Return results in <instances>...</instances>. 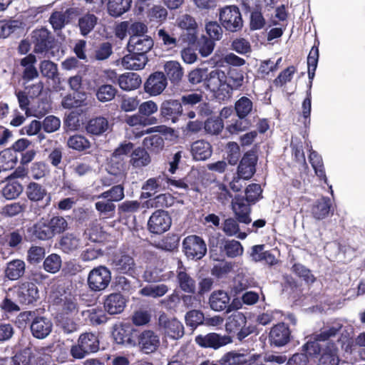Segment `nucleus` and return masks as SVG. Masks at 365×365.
Returning <instances> with one entry per match:
<instances>
[{
	"instance_id": "60",
	"label": "nucleus",
	"mask_w": 365,
	"mask_h": 365,
	"mask_svg": "<svg viewBox=\"0 0 365 365\" xmlns=\"http://www.w3.org/2000/svg\"><path fill=\"white\" fill-rule=\"evenodd\" d=\"M61 264V257L57 254L53 253L45 258L43 267L46 272L55 274L60 270Z\"/></svg>"
},
{
	"instance_id": "46",
	"label": "nucleus",
	"mask_w": 365,
	"mask_h": 365,
	"mask_svg": "<svg viewBox=\"0 0 365 365\" xmlns=\"http://www.w3.org/2000/svg\"><path fill=\"white\" fill-rule=\"evenodd\" d=\"M106 313L105 309L103 310L100 307H96L83 311V315L87 317L91 325L97 326L108 322V317Z\"/></svg>"
},
{
	"instance_id": "32",
	"label": "nucleus",
	"mask_w": 365,
	"mask_h": 365,
	"mask_svg": "<svg viewBox=\"0 0 365 365\" xmlns=\"http://www.w3.org/2000/svg\"><path fill=\"white\" fill-rule=\"evenodd\" d=\"M187 43L195 48L202 57H207L210 56L215 46V42L202 34L200 37H197L195 34V39L193 41H187Z\"/></svg>"
},
{
	"instance_id": "57",
	"label": "nucleus",
	"mask_w": 365,
	"mask_h": 365,
	"mask_svg": "<svg viewBox=\"0 0 365 365\" xmlns=\"http://www.w3.org/2000/svg\"><path fill=\"white\" fill-rule=\"evenodd\" d=\"M117 92V89L113 86L103 84L98 86L96 90V96L99 101L105 103L113 100Z\"/></svg>"
},
{
	"instance_id": "44",
	"label": "nucleus",
	"mask_w": 365,
	"mask_h": 365,
	"mask_svg": "<svg viewBox=\"0 0 365 365\" xmlns=\"http://www.w3.org/2000/svg\"><path fill=\"white\" fill-rule=\"evenodd\" d=\"M143 145L148 152L158 154L163 150L165 142L161 135L155 134L145 138L143 141Z\"/></svg>"
},
{
	"instance_id": "43",
	"label": "nucleus",
	"mask_w": 365,
	"mask_h": 365,
	"mask_svg": "<svg viewBox=\"0 0 365 365\" xmlns=\"http://www.w3.org/2000/svg\"><path fill=\"white\" fill-rule=\"evenodd\" d=\"M249 355L231 351L225 353L219 360L220 365H245Z\"/></svg>"
},
{
	"instance_id": "45",
	"label": "nucleus",
	"mask_w": 365,
	"mask_h": 365,
	"mask_svg": "<svg viewBox=\"0 0 365 365\" xmlns=\"http://www.w3.org/2000/svg\"><path fill=\"white\" fill-rule=\"evenodd\" d=\"M108 127V121L104 117L91 118L86 126L88 133L99 135L106 132Z\"/></svg>"
},
{
	"instance_id": "39",
	"label": "nucleus",
	"mask_w": 365,
	"mask_h": 365,
	"mask_svg": "<svg viewBox=\"0 0 365 365\" xmlns=\"http://www.w3.org/2000/svg\"><path fill=\"white\" fill-rule=\"evenodd\" d=\"M220 252H225L230 258H235L243 254L244 249L242 244L235 240H223L220 247Z\"/></svg>"
},
{
	"instance_id": "41",
	"label": "nucleus",
	"mask_w": 365,
	"mask_h": 365,
	"mask_svg": "<svg viewBox=\"0 0 365 365\" xmlns=\"http://www.w3.org/2000/svg\"><path fill=\"white\" fill-rule=\"evenodd\" d=\"M25 272V262L21 259H14L7 263L5 276L10 280H16Z\"/></svg>"
},
{
	"instance_id": "17",
	"label": "nucleus",
	"mask_w": 365,
	"mask_h": 365,
	"mask_svg": "<svg viewBox=\"0 0 365 365\" xmlns=\"http://www.w3.org/2000/svg\"><path fill=\"white\" fill-rule=\"evenodd\" d=\"M258 160L256 151L250 150L246 152L237 167L238 178L249 180L256 172V165Z\"/></svg>"
},
{
	"instance_id": "36",
	"label": "nucleus",
	"mask_w": 365,
	"mask_h": 365,
	"mask_svg": "<svg viewBox=\"0 0 365 365\" xmlns=\"http://www.w3.org/2000/svg\"><path fill=\"white\" fill-rule=\"evenodd\" d=\"M118 83L122 90L130 91L139 88L141 78L138 73H126L118 77Z\"/></svg>"
},
{
	"instance_id": "5",
	"label": "nucleus",
	"mask_w": 365,
	"mask_h": 365,
	"mask_svg": "<svg viewBox=\"0 0 365 365\" xmlns=\"http://www.w3.org/2000/svg\"><path fill=\"white\" fill-rule=\"evenodd\" d=\"M100 349L98 335L91 331L80 334L77 343L71 347L70 354L73 359H81L86 356L94 354Z\"/></svg>"
},
{
	"instance_id": "20",
	"label": "nucleus",
	"mask_w": 365,
	"mask_h": 365,
	"mask_svg": "<svg viewBox=\"0 0 365 365\" xmlns=\"http://www.w3.org/2000/svg\"><path fill=\"white\" fill-rule=\"evenodd\" d=\"M176 279L180 289L185 293L195 294L197 289L196 281L188 273L187 267L183 262L179 259L176 270Z\"/></svg>"
},
{
	"instance_id": "12",
	"label": "nucleus",
	"mask_w": 365,
	"mask_h": 365,
	"mask_svg": "<svg viewBox=\"0 0 365 365\" xmlns=\"http://www.w3.org/2000/svg\"><path fill=\"white\" fill-rule=\"evenodd\" d=\"M172 225V218L168 211L162 209L155 210L148 221V231L155 235H161L168 231Z\"/></svg>"
},
{
	"instance_id": "64",
	"label": "nucleus",
	"mask_w": 365,
	"mask_h": 365,
	"mask_svg": "<svg viewBox=\"0 0 365 365\" xmlns=\"http://www.w3.org/2000/svg\"><path fill=\"white\" fill-rule=\"evenodd\" d=\"M244 76L242 71L231 68L226 76V83H228L232 89H239L243 84Z\"/></svg>"
},
{
	"instance_id": "54",
	"label": "nucleus",
	"mask_w": 365,
	"mask_h": 365,
	"mask_svg": "<svg viewBox=\"0 0 365 365\" xmlns=\"http://www.w3.org/2000/svg\"><path fill=\"white\" fill-rule=\"evenodd\" d=\"M266 24V20L262 14V7L256 5L250 11V28L251 30L262 29Z\"/></svg>"
},
{
	"instance_id": "30",
	"label": "nucleus",
	"mask_w": 365,
	"mask_h": 365,
	"mask_svg": "<svg viewBox=\"0 0 365 365\" xmlns=\"http://www.w3.org/2000/svg\"><path fill=\"white\" fill-rule=\"evenodd\" d=\"M178 25L183 30L180 35L183 41H195V34L197 33V24L193 17L187 14L182 16Z\"/></svg>"
},
{
	"instance_id": "6",
	"label": "nucleus",
	"mask_w": 365,
	"mask_h": 365,
	"mask_svg": "<svg viewBox=\"0 0 365 365\" xmlns=\"http://www.w3.org/2000/svg\"><path fill=\"white\" fill-rule=\"evenodd\" d=\"M30 36L34 53L46 54L56 47L55 36L45 27L34 29Z\"/></svg>"
},
{
	"instance_id": "34",
	"label": "nucleus",
	"mask_w": 365,
	"mask_h": 365,
	"mask_svg": "<svg viewBox=\"0 0 365 365\" xmlns=\"http://www.w3.org/2000/svg\"><path fill=\"white\" fill-rule=\"evenodd\" d=\"M339 357L338 348L335 343H328L319 359V365H338Z\"/></svg>"
},
{
	"instance_id": "1",
	"label": "nucleus",
	"mask_w": 365,
	"mask_h": 365,
	"mask_svg": "<svg viewBox=\"0 0 365 365\" xmlns=\"http://www.w3.org/2000/svg\"><path fill=\"white\" fill-rule=\"evenodd\" d=\"M68 222L62 216L53 215L51 217H41L26 230L18 229L8 235V244L11 247H16L23 240L33 242L37 240H49L56 235L63 233L68 229Z\"/></svg>"
},
{
	"instance_id": "61",
	"label": "nucleus",
	"mask_w": 365,
	"mask_h": 365,
	"mask_svg": "<svg viewBox=\"0 0 365 365\" xmlns=\"http://www.w3.org/2000/svg\"><path fill=\"white\" fill-rule=\"evenodd\" d=\"M291 269L294 274L302 278L307 284H312L316 280L312 271L300 263H294Z\"/></svg>"
},
{
	"instance_id": "3",
	"label": "nucleus",
	"mask_w": 365,
	"mask_h": 365,
	"mask_svg": "<svg viewBox=\"0 0 365 365\" xmlns=\"http://www.w3.org/2000/svg\"><path fill=\"white\" fill-rule=\"evenodd\" d=\"M234 110L238 119L227 126V130L231 134H237L247 130L251 126L248 117L257 112L252 100L245 96L235 101Z\"/></svg>"
},
{
	"instance_id": "37",
	"label": "nucleus",
	"mask_w": 365,
	"mask_h": 365,
	"mask_svg": "<svg viewBox=\"0 0 365 365\" xmlns=\"http://www.w3.org/2000/svg\"><path fill=\"white\" fill-rule=\"evenodd\" d=\"M164 71L166 78L173 84L178 83L183 76V68L179 62L176 61H169L164 64Z\"/></svg>"
},
{
	"instance_id": "11",
	"label": "nucleus",
	"mask_w": 365,
	"mask_h": 365,
	"mask_svg": "<svg viewBox=\"0 0 365 365\" xmlns=\"http://www.w3.org/2000/svg\"><path fill=\"white\" fill-rule=\"evenodd\" d=\"M135 346L145 354L155 353L160 346V335L151 329L137 331Z\"/></svg>"
},
{
	"instance_id": "47",
	"label": "nucleus",
	"mask_w": 365,
	"mask_h": 365,
	"mask_svg": "<svg viewBox=\"0 0 365 365\" xmlns=\"http://www.w3.org/2000/svg\"><path fill=\"white\" fill-rule=\"evenodd\" d=\"M18 163V155L11 148H6L0 152V165L3 170L14 169Z\"/></svg>"
},
{
	"instance_id": "13",
	"label": "nucleus",
	"mask_w": 365,
	"mask_h": 365,
	"mask_svg": "<svg viewBox=\"0 0 365 365\" xmlns=\"http://www.w3.org/2000/svg\"><path fill=\"white\" fill-rule=\"evenodd\" d=\"M195 343L202 348L217 350L232 342V336L221 335L215 332L199 334L195 336Z\"/></svg>"
},
{
	"instance_id": "31",
	"label": "nucleus",
	"mask_w": 365,
	"mask_h": 365,
	"mask_svg": "<svg viewBox=\"0 0 365 365\" xmlns=\"http://www.w3.org/2000/svg\"><path fill=\"white\" fill-rule=\"evenodd\" d=\"M191 153L195 160H206L212 154V147L208 141L197 140L191 145Z\"/></svg>"
},
{
	"instance_id": "56",
	"label": "nucleus",
	"mask_w": 365,
	"mask_h": 365,
	"mask_svg": "<svg viewBox=\"0 0 365 365\" xmlns=\"http://www.w3.org/2000/svg\"><path fill=\"white\" fill-rule=\"evenodd\" d=\"M71 9H68L64 13L55 11L52 12L49 18V23L54 31L61 30L66 24V16L68 17L72 14Z\"/></svg>"
},
{
	"instance_id": "55",
	"label": "nucleus",
	"mask_w": 365,
	"mask_h": 365,
	"mask_svg": "<svg viewBox=\"0 0 365 365\" xmlns=\"http://www.w3.org/2000/svg\"><path fill=\"white\" fill-rule=\"evenodd\" d=\"M98 18L92 14H86L78 19V27L81 35L87 36L97 24Z\"/></svg>"
},
{
	"instance_id": "24",
	"label": "nucleus",
	"mask_w": 365,
	"mask_h": 365,
	"mask_svg": "<svg viewBox=\"0 0 365 365\" xmlns=\"http://www.w3.org/2000/svg\"><path fill=\"white\" fill-rule=\"evenodd\" d=\"M128 302L127 299L120 292H113L107 295L103 301V308L110 315L122 313Z\"/></svg>"
},
{
	"instance_id": "15",
	"label": "nucleus",
	"mask_w": 365,
	"mask_h": 365,
	"mask_svg": "<svg viewBox=\"0 0 365 365\" xmlns=\"http://www.w3.org/2000/svg\"><path fill=\"white\" fill-rule=\"evenodd\" d=\"M15 289L16 299L21 304H33L39 298L38 289L34 282L20 283Z\"/></svg>"
},
{
	"instance_id": "23",
	"label": "nucleus",
	"mask_w": 365,
	"mask_h": 365,
	"mask_svg": "<svg viewBox=\"0 0 365 365\" xmlns=\"http://www.w3.org/2000/svg\"><path fill=\"white\" fill-rule=\"evenodd\" d=\"M182 106L178 100L170 99L164 101L160 107V114L164 120L176 123L182 115Z\"/></svg>"
},
{
	"instance_id": "8",
	"label": "nucleus",
	"mask_w": 365,
	"mask_h": 365,
	"mask_svg": "<svg viewBox=\"0 0 365 365\" xmlns=\"http://www.w3.org/2000/svg\"><path fill=\"white\" fill-rule=\"evenodd\" d=\"M219 19L222 26L230 32H237L243 27L242 15L236 6H226L220 9Z\"/></svg>"
},
{
	"instance_id": "2",
	"label": "nucleus",
	"mask_w": 365,
	"mask_h": 365,
	"mask_svg": "<svg viewBox=\"0 0 365 365\" xmlns=\"http://www.w3.org/2000/svg\"><path fill=\"white\" fill-rule=\"evenodd\" d=\"M52 304L56 311L58 320L71 317L78 312V305L75 295L64 284H58L53 290Z\"/></svg>"
},
{
	"instance_id": "7",
	"label": "nucleus",
	"mask_w": 365,
	"mask_h": 365,
	"mask_svg": "<svg viewBox=\"0 0 365 365\" xmlns=\"http://www.w3.org/2000/svg\"><path fill=\"white\" fill-rule=\"evenodd\" d=\"M247 318L245 315L240 312L232 314L226 320L225 330L232 335L242 341L250 334L254 332V328L246 327Z\"/></svg>"
},
{
	"instance_id": "63",
	"label": "nucleus",
	"mask_w": 365,
	"mask_h": 365,
	"mask_svg": "<svg viewBox=\"0 0 365 365\" xmlns=\"http://www.w3.org/2000/svg\"><path fill=\"white\" fill-rule=\"evenodd\" d=\"M233 269V264L230 262L220 261L211 269V274L217 279L227 277Z\"/></svg>"
},
{
	"instance_id": "28",
	"label": "nucleus",
	"mask_w": 365,
	"mask_h": 365,
	"mask_svg": "<svg viewBox=\"0 0 365 365\" xmlns=\"http://www.w3.org/2000/svg\"><path fill=\"white\" fill-rule=\"evenodd\" d=\"M52 328L53 324L49 319L36 316L32 321L30 329L34 337L43 339L50 334Z\"/></svg>"
},
{
	"instance_id": "25",
	"label": "nucleus",
	"mask_w": 365,
	"mask_h": 365,
	"mask_svg": "<svg viewBox=\"0 0 365 365\" xmlns=\"http://www.w3.org/2000/svg\"><path fill=\"white\" fill-rule=\"evenodd\" d=\"M251 202L241 195H236L232 201V208L237 220L244 224H250L252 219L250 216L251 212Z\"/></svg>"
},
{
	"instance_id": "49",
	"label": "nucleus",
	"mask_w": 365,
	"mask_h": 365,
	"mask_svg": "<svg viewBox=\"0 0 365 365\" xmlns=\"http://www.w3.org/2000/svg\"><path fill=\"white\" fill-rule=\"evenodd\" d=\"M95 208L100 217L103 219H108L114 217L116 206L115 203L108 200V199L101 198V200H98L95 202Z\"/></svg>"
},
{
	"instance_id": "59",
	"label": "nucleus",
	"mask_w": 365,
	"mask_h": 365,
	"mask_svg": "<svg viewBox=\"0 0 365 365\" xmlns=\"http://www.w3.org/2000/svg\"><path fill=\"white\" fill-rule=\"evenodd\" d=\"M156 118H146L142 115L139 112L132 115H127L125 122L130 126L136 125H150L157 123Z\"/></svg>"
},
{
	"instance_id": "51",
	"label": "nucleus",
	"mask_w": 365,
	"mask_h": 365,
	"mask_svg": "<svg viewBox=\"0 0 365 365\" xmlns=\"http://www.w3.org/2000/svg\"><path fill=\"white\" fill-rule=\"evenodd\" d=\"M67 146L73 150L83 152L89 149L91 144L89 140L84 135L75 134L68 138Z\"/></svg>"
},
{
	"instance_id": "16",
	"label": "nucleus",
	"mask_w": 365,
	"mask_h": 365,
	"mask_svg": "<svg viewBox=\"0 0 365 365\" xmlns=\"http://www.w3.org/2000/svg\"><path fill=\"white\" fill-rule=\"evenodd\" d=\"M158 326L164 334L174 339H178L184 335L182 324L175 318H169L165 313L161 314L158 318Z\"/></svg>"
},
{
	"instance_id": "10",
	"label": "nucleus",
	"mask_w": 365,
	"mask_h": 365,
	"mask_svg": "<svg viewBox=\"0 0 365 365\" xmlns=\"http://www.w3.org/2000/svg\"><path fill=\"white\" fill-rule=\"evenodd\" d=\"M182 251L188 259H201L207 253V245L200 236L191 235L182 241Z\"/></svg>"
},
{
	"instance_id": "33",
	"label": "nucleus",
	"mask_w": 365,
	"mask_h": 365,
	"mask_svg": "<svg viewBox=\"0 0 365 365\" xmlns=\"http://www.w3.org/2000/svg\"><path fill=\"white\" fill-rule=\"evenodd\" d=\"M148 61V56L130 53L122 58L121 65L125 69L138 71L144 68Z\"/></svg>"
},
{
	"instance_id": "26",
	"label": "nucleus",
	"mask_w": 365,
	"mask_h": 365,
	"mask_svg": "<svg viewBox=\"0 0 365 365\" xmlns=\"http://www.w3.org/2000/svg\"><path fill=\"white\" fill-rule=\"evenodd\" d=\"M154 41L150 36H130L128 50L130 53L147 56L146 54L153 47Z\"/></svg>"
},
{
	"instance_id": "35",
	"label": "nucleus",
	"mask_w": 365,
	"mask_h": 365,
	"mask_svg": "<svg viewBox=\"0 0 365 365\" xmlns=\"http://www.w3.org/2000/svg\"><path fill=\"white\" fill-rule=\"evenodd\" d=\"M130 164L136 168H140L150 164L151 159L145 148L138 147L131 151Z\"/></svg>"
},
{
	"instance_id": "27",
	"label": "nucleus",
	"mask_w": 365,
	"mask_h": 365,
	"mask_svg": "<svg viewBox=\"0 0 365 365\" xmlns=\"http://www.w3.org/2000/svg\"><path fill=\"white\" fill-rule=\"evenodd\" d=\"M26 195L29 200L38 202L46 200V206L51 202V195L46 188L41 184L31 181L26 187Z\"/></svg>"
},
{
	"instance_id": "14",
	"label": "nucleus",
	"mask_w": 365,
	"mask_h": 365,
	"mask_svg": "<svg viewBox=\"0 0 365 365\" xmlns=\"http://www.w3.org/2000/svg\"><path fill=\"white\" fill-rule=\"evenodd\" d=\"M110 265L118 273L133 276L135 273V263L133 257L125 252H118L113 255Z\"/></svg>"
},
{
	"instance_id": "58",
	"label": "nucleus",
	"mask_w": 365,
	"mask_h": 365,
	"mask_svg": "<svg viewBox=\"0 0 365 365\" xmlns=\"http://www.w3.org/2000/svg\"><path fill=\"white\" fill-rule=\"evenodd\" d=\"M61 249L65 253H70L76 250L80 245L79 239L73 234H67L62 237L59 242Z\"/></svg>"
},
{
	"instance_id": "21",
	"label": "nucleus",
	"mask_w": 365,
	"mask_h": 365,
	"mask_svg": "<svg viewBox=\"0 0 365 365\" xmlns=\"http://www.w3.org/2000/svg\"><path fill=\"white\" fill-rule=\"evenodd\" d=\"M290 337L289 327L284 322L278 323L272 327L269 334L270 345L276 347H281L288 344Z\"/></svg>"
},
{
	"instance_id": "52",
	"label": "nucleus",
	"mask_w": 365,
	"mask_h": 365,
	"mask_svg": "<svg viewBox=\"0 0 365 365\" xmlns=\"http://www.w3.org/2000/svg\"><path fill=\"white\" fill-rule=\"evenodd\" d=\"M10 180L1 190L2 196L9 200L16 199L23 192V186L19 182Z\"/></svg>"
},
{
	"instance_id": "4",
	"label": "nucleus",
	"mask_w": 365,
	"mask_h": 365,
	"mask_svg": "<svg viewBox=\"0 0 365 365\" xmlns=\"http://www.w3.org/2000/svg\"><path fill=\"white\" fill-rule=\"evenodd\" d=\"M319 42H315L314 45L312 47L309 55L307 56V66H308V77L309 80V84L308 90L307 91V96L302 102V115L304 118V125L305 128H309L310 125V115L312 110V81L315 76V71L317 67L319 61Z\"/></svg>"
},
{
	"instance_id": "62",
	"label": "nucleus",
	"mask_w": 365,
	"mask_h": 365,
	"mask_svg": "<svg viewBox=\"0 0 365 365\" xmlns=\"http://www.w3.org/2000/svg\"><path fill=\"white\" fill-rule=\"evenodd\" d=\"M180 237L177 235H167L155 247L163 251L173 252L178 247Z\"/></svg>"
},
{
	"instance_id": "38",
	"label": "nucleus",
	"mask_w": 365,
	"mask_h": 365,
	"mask_svg": "<svg viewBox=\"0 0 365 365\" xmlns=\"http://www.w3.org/2000/svg\"><path fill=\"white\" fill-rule=\"evenodd\" d=\"M224 81H226V76L224 71L215 69L206 73L204 85L210 91H215Z\"/></svg>"
},
{
	"instance_id": "22",
	"label": "nucleus",
	"mask_w": 365,
	"mask_h": 365,
	"mask_svg": "<svg viewBox=\"0 0 365 365\" xmlns=\"http://www.w3.org/2000/svg\"><path fill=\"white\" fill-rule=\"evenodd\" d=\"M209 304L210 308L215 312L225 311L230 312L239 308L230 303V295L223 290L214 291L210 296Z\"/></svg>"
},
{
	"instance_id": "19",
	"label": "nucleus",
	"mask_w": 365,
	"mask_h": 365,
	"mask_svg": "<svg viewBox=\"0 0 365 365\" xmlns=\"http://www.w3.org/2000/svg\"><path fill=\"white\" fill-rule=\"evenodd\" d=\"M168 86V80L163 72L151 73L144 83V91L151 96L161 94Z\"/></svg>"
},
{
	"instance_id": "29",
	"label": "nucleus",
	"mask_w": 365,
	"mask_h": 365,
	"mask_svg": "<svg viewBox=\"0 0 365 365\" xmlns=\"http://www.w3.org/2000/svg\"><path fill=\"white\" fill-rule=\"evenodd\" d=\"M332 210V204L329 197L322 196L316 200L311 206L312 216L317 220H322L327 217Z\"/></svg>"
},
{
	"instance_id": "18",
	"label": "nucleus",
	"mask_w": 365,
	"mask_h": 365,
	"mask_svg": "<svg viewBox=\"0 0 365 365\" xmlns=\"http://www.w3.org/2000/svg\"><path fill=\"white\" fill-rule=\"evenodd\" d=\"M137 331L132 327L125 324L115 326L112 331L114 341L126 346H135Z\"/></svg>"
},
{
	"instance_id": "42",
	"label": "nucleus",
	"mask_w": 365,
	"mask_h": 365,
	"mask_svg": "<svg viewBox=\"0 0 365 365\" xmlns=\"http://www.w3.org/2000/svg\"><path fill=\"white\" fill-rule=\"evenodd\" d=\"M124 186L121 184L112 186L110 189L101 192L99 195H95L94 198L101 200V198H106V200L114 202L121 201L125 197Z\"/></svg>"
},
{
	"instance_id": "40",
	"label": "nucleus",
	"mask_w": 365,
	"mask_h": 365,
	"mask_svg": "<svg viewBox=\"0 0 365 365\" xmlns=\"http://www.w3.org/2000/svg\"><path fill=\"white\" fill-rule=\"evenodd\" d=\"M141 208V203L138 200H125L118 206L119 219L130 217Z\"/></svg>"
},
{
	"instance_id": "50",
	"label": "nucleus",
	"mask_w": 365,
	"mask_h": 365,
	"mask_svg": "<svg viewBox=\"0 0 365 365\" xmlns=\"http://www.w3.org/2000/svg\"><path fill=\"white\" fill-rule=\"evenodd\" d=\"M175 198L170 193L160 194L147 201L148 207L162 209L171 207L174 205Z\"/></svg>"
},
{
	"instance_id": "9",
	"label": "nucleus",
	"mask_w": 365,
	"mask_h": 365,
	"mask_svg": "<svg viewBox=\"0 0 365 365\" xmlns=\"http://www.w3.org/2000/svg\"><path fill=\"white\" fill-rule=\"evenodd\" d=\"M111 281L110 269L103 265L92 269L88 275V285L91 291L101 292L106 289Z\"/></svg>"
},
{
	"instance_id": "53",
	"label": "nucleus",
	"mask_w": 365,
	"mask_h": 365,
	"mask_svg": "<svg viewBox=\"0 0 365 365\" xmlns=\"http://www.w3.org/2000/svg\"><path fill=\"white\" fill-rule=\"evenodd\" d=\"M240 222L237 219L229 217L225 219L222 224V230L227 236H234L237 235V237L241 240H244L247 237L245 232H240Z\"/></svg>"
},
{
	"instance_id": "48",
	"label": "nucleus",
	"mask_w": 365,
	"mask_h": 365,
	"mask_svg": "<svg viewBox=\"0 0 365 365\" xmlns=\"http://www.w3.org/2000/svg\"><path fill=\"white\" fill-rule=\"evenodd\" d=\"M132 0H108V14L114 17H118L128 11L131 6Z\"/></svg>"
}]
</instances>
